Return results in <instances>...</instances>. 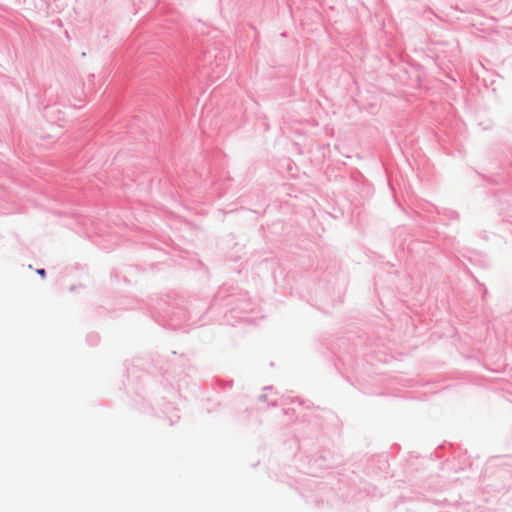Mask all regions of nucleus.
<instances>
[{
    "label": "nucleus",
    "mask_w": 512,
    "mask_h": 512,
    "mask_svg": "<svg viewBox=\"0 0 512 512\" xmlns=\"http://www.w3.org/2000/svg\"><path fill=\"white\" fill-rule=\"evenodd\" d=\"M452 216L455 218V219H458L459 218V215L457 212H451Z\"/></svg>",
    "instance_id": "423d86ee"
},
{
    "label": "nucleus",
    "mask_w": 512,
    "mask_h": 512,
    "mask_svg": "<svg viewBox=\"0 0 512 512\" xmlns=\"http://www.w3.org/2000/svg\"><path fill=\"white\" fill-rule=\"evenodd\" d=\"M265 391H272L273 390V387L272 386H266L264 388Z\"/></svg>",
    "instance_id": "0eeeda50"
},
{
    "label": "nucleus",
    "mask_w": 512,
    "mask_h": 512,
    "mask_svg": "<svg viewBox=\"0 0 512 512\" xmlns=\"http://www.w3.org/2000/svg\"><path fill=\"white\" fill-rule=\"evenodd\" d=\"M153 309L152 317L158 322L163 321V325L171 329H186L197 325L198 322L197 315L177 302L161 300Z\"/></svg>",
    "instance_id": "f257e3e1"
},
{
    "label": "nucleus",
    "mask_w": 512,
    "mask_h": 512,
    "mask_svg": "<svg viewBox=\"0 0 512 512\" xmlns=\"http://www.w3.org/2000/svg\"><path fill=\"white\" fill-rule=\"evenodd\" d=\"M87 342L90 345H96L99 342V335L95 333H91L87 336Z\"/></svg>",
    "instance_id": "7ed1b4c3"
},
{
    "label": "nucleus",
    "mask_w": 512,
    "mask_h": 512,
    "mask_svg": "<svg viewBox=\"0 0 512 512\" xmlns=\"http://www.w3.org/2000/svg\"><path fill=\"white\" fill-rule=\"evenodd\" d=\"M36 273L41 277V278H45L46 276V270L44 268H39L36 270Z\"/></svg>",
    "instance_id": "20e7f679"
},
{
    "label": "nucleus",
    "mask_w": 512,
    "mask_h": 512,
    "mask_svg": "<svg viewBox=\"0 0 512 512\" xmlns=\"http://www.w3.org/2000/svg\"><path fill=\"white\" fill-rule=\"evenodd\" d=\"M238 311L241 313L252 311V303L247 300H239V303L232 308L231 313H237Z\"/></svg>",
    "instance_id": "f03ea898"
},
{
    "label": "nucleus",
    "mask_w": 512,
    "mask_h": 512,
    "mask_svg": "<svg viewBox=\"0 0 512 512\" xmlns=\"http://www.w3.org/2000/svg\"><path fill=\"white\" fill-rule=\"evenodd\" d=\"M241 320L247 321L245 317H240Z\"/></svg>",
    "instance_id": "6e6552de"
},
{
    "label": "nucleus",
    "mask_w": 512,
    "mask_h": 512,
    "mask_svg": "<svg viewBox=\"0 0 512 512\" xmlns=\"http://www.w3.org/2000/svg\"><path fill=\"white\" fill-rule=\"evenodd\" d=\"M266 397H267L266 394H261V395H259L258 399H259V401H265Z\"/></svg>",
    "instance_id": "39448f33"
}]
</instances>
